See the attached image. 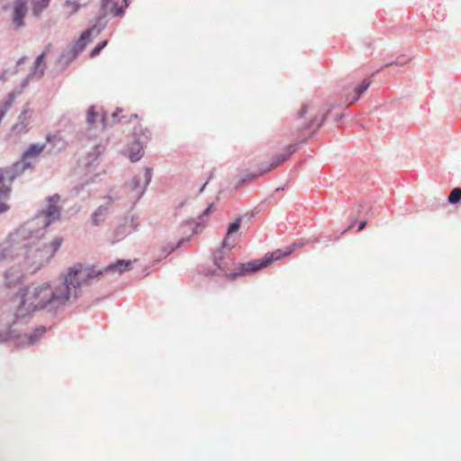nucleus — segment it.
Instances as JSON below:
<instances>
[{"instance_id": "obj_1", "label": "nucleus", "mask_w": 461, "mask_h": 461, "mask_svg": "<svg viewBox=\"0 0 461 461\" xmlns=\"http://www.w3.org/2000/svg\"><path fill=\"white\" fill-rule=\"evenodd\" d=\"M16 307V315L24 317L32 312L50 307L64 305L68 302L66 287H58L49 282L32 284L21 289L13 299Z\"/></svg>"}, {"instance_id": "obj_2", "label": "nucleus", "mask_w": 461, "mask_h": 461, "mask_svg": "<svg viewBox=\"0 0 461 461\" xmlns=\"http://www.w3.org/2000/svg\"><path fill=\"white\" fill-rule=\"evenodd\" d=\"M62 238L56 237L50 243H44L37 248H30L24 261V271L33 274L48 262L59 250L62 244Z\"/></svg>"}, {"instance_id": "obj_3", "label": "nucleus", "mask_w": 461, "mask_h": 461, "mask_svg": "<svg viewBox=\"0 0 461 461\" xmlns=\"http://www.w3.org/2000/svg\"><path fill=\"white\" fill-rule=\"evenodd\" d=\"M296 150V146L294 144H290L286 146L283 152L276 154L275 157L272 158L271 161L267 163L265 161L261 162L258 165V168L255 172H248L244 177H240L238 179L237 183L235 184L234 187L239 188L243 184H245L248 181H251L253 179L258 178L260 176H263L264 174L271 171L272 169L277 167L281 164H283L285 161H286L289 157Z\"/></svg>"}, {"instance_id": "obj_4", "label": "nucleus", "mask_w": 461, "mask_h": 461, "mask_svg": "<svg viewBox=\"0 0 461 461\" xmlns=\"http://www.w3.org/2000/svg\"><path fill=\"white\" fill-rule=\"evenodd\" d=\"M298 119L300 121L299 127L302 130H308L314 126L320 127L324 120V116L316 104H307L298 112Z\"/></svg>"}, {"instance_id": "obj_5", "label": "nucleus", "mask_w": 461, "mask_h": 461, "mask_svg": "<svg viewBox=\"0 0 461 461\" xmlns=\"http://www.w3.org/2000/svg\"><path fill=\"white\" fill-rule=\"evenodd\" d=\"M86 276V275L83 271V267L79 264L75 265L68 269L63 281L56 285L58 287H66L68 301L73 294L77 296L76 291L81 285V280Z\"/></svg>"}, {"instance_id": "obj_6", "label": "nucleus", "mask_w": 461, "mask_h": 461, "mask_svg": "<svg viewBox=\"0 0 461 461\" xmlns=\"http://www.w3.org/2000/svg\"><path fill=\"white\" fill-rule=\"evenodd\" d=\"M14 179V172L10 168L0 169V213L8 210V205L4 202L10 194V185Z\"/></svg>"}, {"instance_id": "obj_7", "label": "nucleus", "mask_w": 461, "mask_h": 461, "mask_svg": "<svg viewBox=\"0 0 461 461\" xmlns=\"http://www.w3.org/2000/svg\"><path fill=\"white\" fill-rule=\"evenodd\" d=\"M27 14L26 0H16L12 11V23L15 29L23 26V19Z\"/></svg>"}, {"instance_id": "obj_8", "label": "nucleus", "mask_w": 461, "mask_h": 461, "mask_svg": "<svg viewBox=\"0 0 461 461\" xmlns=\"http://www.w3.org/2000/svg\"><path fill=\"white\" fill-rule=\"evenodd\" d=\"M265 267H267V264H264V258L261 260L250 261L245 264L239 263L235 266V273L230 276L231 277L242 276L246 273L256 272Z\"/></svg>"}, {"instance_id": "obj_9", "label": "nucleus", "mask_w": 461, "mask_h": 461, "mask_svg": "<svg viewBox=\"0 0 461 461\" xmlns=\"http://www.w3.org/2000/svg\"><path fill=\"white\" fill-rule=\"evenodd\" d=\"M59 202V196L54 195L49 199V204L47 209L44 211L46 220L44 221L45 226H48L52 221L59 219L60 210L57 206Z\"/></svg>"}, {"instance_id": "obj_10", "label": "nucleus", "mask_w": 461, "mask_h": 461, "mask_svg": "<svg viewBox=\"0 0 461 461\" xmlns=\"http://www.w3.org/2000/svg\"><path fill=\"white\" fill-rule=\"evenodd\" d=\"M45 149L43 144H31L23 152L22 158V167H31V159L36 158Z\"/></svg>"}, {"instance_id": "obj_11", "label": "nucleus", "mask_w": 461, "mask_h": 461, "mask_svg": "<svg viewBox=\"0 0 461 461\" xmlns=\"http://www.w3.org/2000/svg\"><path fill=\"white\" fill-rule=\"evenodd\" d=\"M24 274L19 267H11L5 274V285L8 287H13L20 283L23 279Z\"/></svg>"}, {"instance_id": "obj_12", "label": "nucleus", "mask_w": 461, "mask_h": 461, "mask_svg": "<svg viewBox=\"0 0 461 461\" xmlns=\"http://www.w3.org/2000/svg\"><path fill=\"white\" fill-rule=\"evenodd\" d=\"M151 179V172L149 168L145 170L143 177L134 176L132 179V190L136 195H140Z\"/></svg>"}, {"instance_id": "obj_13", "label": "nucleus", "mask_w": 461, "mask_h": 461, "mask_svg": "<svg viewBox=\"0 0 461 461\" xmlns=\"http://www.w3.org/2000/svg\"><path fill=\"white\" fill-rule=\"evenodd\" d=\"M132 262L131 260H118L116 263L110 264L106 267H104L103 272H100L99 274L103 273H117V274H122L131 268Z\"/></svg>"}, {"instance_id": "obj_14", "label": "nucleus", "mask_w": 461, "mask_h": 461, "mask_svg": "<svg viewBox=\"0 0 461 461\" xmlns=\"http://www.w3.org/2000/svg\"><path fill=\"white\" fill-rule=\"evenodd\" d=\"M241 219L238 218L234 222L230 224L226 237L222 241V247L228 249H231L234 248L236 244V240L231 239V235L234 232H237L240 228Z\"/></svg>"}, {"instance_id": "obj_15", "label": "nucleus", "mask_w": 461, "mask_h": 461, "mask_svg": "<svg viewBox=\"0 0 461 461\" xmlns=\"http://www.w3.org/2000/svg\"><path fill=\"white\" fill-rule=\"evenodd\" d=\"M292 252H293V249L290 248H287L285 251L276 249L271 253H267L264 257V264H267V267L272 262H274L276 260H279L282 258L290 255Z\"/></svg>"}, {"instance_id": "obj_16", "label": "nucleus", "mask_w": 461, "mask_h": 461, "mask_svg": "<svg viewBox=\"0 0 461 461\" xmlns=\"http://www.w3.org/2000/svg\"><path fill=\"white\" fill-rule=\"evenodd\" d=\"M144 154L142 145L138 141L134 142L131 147V150L129 153V158L131 162H136L140 160Z\"/></svg>"}, {"instance_id": "obj_17", "label": "nucleus", "mask_w": 461, "mask_h": 461, "mask_svg": "<svg viewBox=\"0 0 461 461\" xmlns=\"http://www.w3.org/2000/svg\"><path fill=\"white\" fill-rule=\"evenodd\" d=\"M134 135L140 141H149L151 140V133L147 127L142 124H139L134 128Z\"/></svg>"}, {"instance_id": "obj_18", "label": "nucleus", "mask_w": 461, "mask_h": 461, "mask_svg": "<svg viewBox=\"0 0 461 461\" xmlns=\"http://www.w3.org/2000/svg\"><path fill=\"white\" fill-rule=\"evenodd\" d=\"M51 46L49 45L47 48H46V50L44 52H42L40 56H38V58L36 59L35 60V63H34V72L33 74H38L39 77H41L42 74H43V69H44V67H45V64H44V58L47 54V52L50 50Z\"/></svg>"}, {"instance_id": "obj_19", "label": "nucleus", "mask_w": 461, "mask_h": 461, "mask_svg": "<svg viewBox=\"0 0 461 461\" xmlns=\"http://www.w3.org/2000/svg\"><path fill=\"white\" fill-rule=\"evenodd\" d=\"M103 7L106 13H110L113 15H122L123 10L122 7L118 8L113 0H103Z\"/></svg>"}, {"instance_id": "obj_20", "label": "nucleus", "mask_w": 461, "mask_h": 461, "mask_svg": "<svg viewBox=\"0 0 461 461\" xmlns=\"http://www.w3.org/2000/svg\"><path fill=\"white\" fill-rule=\"evenodd\" d=\"M50 0H33L32 1V13L38 16L44 9L48 7Z\"/></svg>"}, {"instance_id": "obj_21", "label": "nucleus", "mask_w": 461, "mask_h": 461, "mask_svg": "<svg viewBox=\"0 0 461 461\" xmlns=\"http://www.w3.org/2000/svg\"><path fill=\"white\" fill-rule=\"evenodd\" d=\"M370 81L367 79H365L362 81V83L354 89L355 96L353 97L351 103L356 102L358 100L359 96L369 87Z\"/></svg>"}, {"instance_id": "obj_22", "label": "nucleus", "mask_w": 461, "mask_h": 461, "mask_svg": "<svg viewBox=\"0 0 461 461\" xmlns=\"http://www.w3.org/2000/svg\"><path fill=\"white\" fill-rule=\"evenodd\" d=\"M64 6L68 14L70 15L75 14L80 5L77 0H67Z\"/></svg>"}, {"instance_id": "obj_23", "label": "nucleus", "mask_w": 461, "mask_h": 461, "mask_svg": "<svg viewBox=\"0 0 461 461\" xmlns=\"http://www.w3.org/2000/svg\"><path fill=\"white\" fill-rule=\"evenodd\" d=\"M460 200H461V188H459V187L454 188L448 196V202L450 203H456Z\"/></svg>"}, {"instance_id": "obj_24", "label": "nucleus", "mask_w": 461, "mask_h": 461, "mask_svg": "<svg viewBox=\"0 0 461 461\" xmlns=\"http://www.w3.org/2000/svg\"><path fill=\"white\" fill-rule=\"evenodd\" d=\"M106 212L105 208L99 207L95 213L93 214V223L95 225H98L101 221H103V217L104 216Z\"/></svg>"}, {"instance_id": "obj_25", "label": "nucleus", "mask_w": 461, "mask_h": 461, "mask_svg": "<svg viewBox=\"0 0 461 461\" xmlns=\"http://www.w3.org/2000/svg\"><path fill=\"white\" fill-rule=\"evenodd\" d=\"M222 252L217 251L214 254V264L219 267V269L225 271L227 268V265L222 262Z\"/></svg>"}, {"instance_id": "obj_26", "label": "nucleus", "mask_w": 461, "mask_h": 461, "mask_svg": "<svg viewBox=\"0 0 461 461\" xmlns=\"http://www.w3.org/2000/svg\"><path fill=\"white\" fill-rule=\"evenodd\" d=\"M91 30H87L81 34L80 39L77 43V45L79 47V50H83L85 48L86 42L91 35Z\"/></svg>"}, {"instance_id": "obj_27", "label": "nucleus", "mask_w": 461, "mask_h": 461, "mask_svg": "<svg viewBox=\"0 0 461 461\" xmlns=\"http://www.w3.org/2000/svg\"><path fill=\"white\" fill-rule=\"evenodd\" d=\"M45 332V328H39L35 330V333L33 335H31L29 337V342L31 344H33L37 341L38 338L41 337Z\"/></svg>"}, {"instance_id": "obj_28", "label": "nucleus", "mask_w": 461, "mask_h": 461, "mask_svg": "<svg viewBox=\"0 0 461 461\" xmlns=\"http://www.w3.org/2000/svg\"><path fill=\"white\" fill-rule=\"evenodd\" d=\"M107 45V41L99 42L91 52V56L95 57L100 53V51Z\"/></svg>"}, {"instance_id": "obj_29", "label": "nucleus", "mask_w": 461, "mask_h": 461, "mask_svg": "<svg viewBox=\"0 0 461 461\" xmlns=\"http://www.w3.org/2000/svg\"><path fill=\"white\" fill-rule=\"evenodd\" d=\"M95 116V108H94V106H91L87 112V121L89 123L94 122Z\"/></svg>"}, {"instance_id": "obj_30", "label": "nucleus", "mask_w": 461, "mask_h": 461, "mask_svg": "<svg viewBox=\"0 0 461 461\" xmlns=\"http://www.w3.org/2000/svg\"><path fill=\"white\" fill-rule=\"evenodd\" d=\"M31 116H32V112L29 110H24L20 115V119L23 121H27L31 118Z\"/></svg>"}, {"instance_id": "obj_31", "label": "nucleus", "mask_w": 461, "mask_h": 461, "mask_svg": "<svg viewBox=\"0 0 461 461\" xmlns=\"http://www.w3.org/2000/svg\"><path fill=\"white\" fill-rule=\"evenodd\" d=\"M46 139H47L48 142H53L55 140H59V141L62 140V139L57 135H53V136L49 135V136H47Z\"/></svg>"}, {"instance_id": "obj_32", "label": "nucleus", "mask_w": 461, "mask_h": 461, "mask_svg": "<svg viewBox=\"0 0 461 461\" xmlns=\"http://www.w3.org/2000/svg\"><path fill=\"white\" fill-rule=\"evenodd\" d=\"M366 221H361V222L359 223V225H358V229H357V230H364V229L366 228Z\"/></svg>"}, {"instance_id": "obj_33", "label": "nucleus", "mask_w": 461, "mask_h": 461, "mask_svg": "<svg viewBox=\"0 0 461 461\" xmlns=\"http://www.w3.org/2000/svg\"><path fill=\"white\" fill-rule=\"evenodd\" d=\"M212 207H213V204H212V203H211V204L207 207V209L204 211L203 214H204V215H208V214L210 213V212L212 211Z\"/></svg>"}, {"instance_id": "obj_34", "label": "nucleus", "mask_w": 461, "mask_h": 461, "mask_svg": "<svg viewBox=\"0 0 461 461\" xmlns=\"http://www.w3.org/2000/svg\"><path fill=\"white\" fill-rule=\"evenodd\" d=\"M122 109H118L115 113H113V117H114V118L118 117V116H119V113H122Z\"/></svg>"}, {"instance_id": "obj_35", "label": "nucleus", "mask_w": 461, "mask_h": 461, "mask_svg": "<svg viewBox=\"0 0 461 461\" xmlns=\"http://www.w3.org/2000/svg\"><path fill=\"white\" fill-rule=\"evenodd\" d=\"M131 117L137 119L138 118V115L137 114H132Z\"/></svg>"}, {"instance_id": "obj_36", "label": "nucleus", "mask_w": 461, "mask_h": 461, "mask_svg": "<svg viewBox=\"0 0 461 461\" xmlns=\"http://www.w3.org/2000/svg\"><path fill=\"white\" fill-rule=\"evenodd\" d=\"M205 186H206V184H203V186L201 187V190H203Z\"/></svg>"}, {"instance_id": "obj_37", "label": "nucleus", "mask_w": 461, "mask_h": 461, "mask_svg": "<svg viewBox=\"0 0 461 461\" xmlns=\"http://www.w3.org/2000/svg\"><path fill=\"white\" fill-rule=\"evenodd\" d=\"M205 186H206V184H203V186L201 187V190H203Z\"/></svg>"}, {"instance_id": "obj_38", "label": "nucleus", "mask_w": 461, "mask_h": 461, "mask_svg": "<svg viewBox=\"0 0 461 461\" xmlns=\"http://www.w3.org/2000/svg\"><path fill=\"white\" fill-rule=\"evenodd\" d=\"M205 186H206V184H203V186L201 187V190H203Z\"/></svg>"}, {"instance_id": "obj_39", "label": "nucleus", "mask_w": 461, "mask_h": 461, "mask_svg": "<svg viewBox=\"0 0 461 461\" xmlns=\"http://www.w3.org/2000/svg\"><path fill=\"white\" fill-rule=\"evenodd\" d=\"M205 186H206V184H203V186L201 187V190H203Z\"/></svg>"}, {"instance_id": "obj_40", "label": "nucleus", "mask_w": 461, "mask_h": 461, "mask_svg": "<svg viewBox=\"0 0 461 461\" xmlns=\"http://www.w3.org/2000/svg\"><path fill=\"white\" fill-rule=\"evenodd\" d=\"M118 122H122V118H119V119H118Z\"/></svg>"}, {"instance_id": "obj_41", "label": "nucleus", "mask_w": 461, "mask_h": 461, "mask_svg": "<svg viewBox=\"0 0 461 461\" xmlns=\"http://www.w3.org/2000/svg\"><path fill=\"white\" fill-rule=\"evenodd\" d=\"M353 227V225L351 224L350 226H348V228L347 230H349Z\"/></svg>"}]
</instances>
